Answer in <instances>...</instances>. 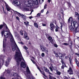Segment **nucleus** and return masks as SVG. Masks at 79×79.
I'll return each mask as SVG.
<instances>
[{"instance_id": "obj_16", "label": "nucleus", "mask_w": 79, "mask_h": 79, "mask_svg": "<svg viewBox=\"0 0 79 79\" xmlns=\"http://www.w3.org/2000/svg\"><path fill=\"white\" fill-rule=\"evenodd\" d=\"M10 61V60H7L6 61V66L7 67L8 65H9V63Z\"/></svg>"}, {"instance_id": "obj_7", "label": "nucleus", "mask_w": 79, "mask_h": 79, "mask_svg": "<svg viewBox=\"0 0 79 79\" xmlns=\"http://www.w3.org/2000/svg\"><path fill=\"white\" fill-rule=\"evenodd\" d=\"M6 6L7 11L10 12V14H11L12 13V10H13L11 9V8H10L8 5L6 4Z\"/></svg>"}, {"instance_id": "obj_45", "label": "nucleus", "mask_w": 79, "mask_h": 79, "mask_svg": "<svg viewBox=\"0 0 79 79\" xmlns=\"http://www.w3.org/2000/svg\"><path fill=\"white\" fill-rule=\"evenodd\" d=\"M71 54H72V55H73V50H71Z\"/></svg>"}, {"instance_id": "obj_20", "label": "nucleus", "mask_w": 79, "mask_h": 79, "mask_svg": "<svg viewBox=\"0 0 79 79\" xmlns=\"http://www.w3.org/2000/svg\"><path fill=\"white\" fill-rule=\"evenodd\" d=\"M34 26L36 27V28H39V26H38V24L37 23H34Z\"/></svg>"}, {"instance_id": "obj_32", "label": "nucleus", "mask_w": 79, "mask_h": 79, "mask_svg": "<svg viewBox=\"0 0 79 79\" xmlns=\"http://www.w3.org/2000/svg\"><path fill=\"white\" fill-rule=\"evenodd\" d=\"M57 75H59V76H60V75L61 74V72H57Z\"/></svg>"}, {"instance_id": "obj_5", "label": "nucleus", "mask_w": 79, "mask_h": 79, "mask_svg": "<svg viewBox=\"0 0 79 79\" xmlns=\"http://www.w3.org/2000/svg\"><path fill=\"white\" fill-rule=\"evenodd\" d=\"M40 48L42 52H44L46 54H48V50L43 45H40Z\"/></svg>"}, {"instance_id": "obj_52", "label": "nucleus", "mask_w": 79, "mask_h": 79, "mask_svg": "<svg viewBox=\"0 0 79 79\" xmlns=\"http://www.w3.org/2000/svg\"><path fill=\"white\" fill-rule=\"evenodd\" d=\"M24 23L25 24V25H26V26H27L28 24H27V23H26V22H24Z\"/></svg>"}, {"instance_id": "obj_64", "label": "nucleus", "mask_w": 79, "mask_h": 79, "mask_svg": "<svg viewBox=\"0 0 79 79\" xmlns=\"http://www.w3.org/2000/svg\"><path fill=\"white\" fill-rule=\"evenodd\" d=\"M21 44H23V42H21Z\"/></svg>"}, {"instance_id": "obj_34", "label": "nucleus", "mask_w": 79, "mask_h": 79, "mask_svg": "<svg viewBox=\"0 0 79 79\" xmlns=\"http://www.w3.org/2000/svg\"><path fill=\"white\" fill-rule=\"evenodd\" d=\"M41 56L43 57H44L45 56V54L44 53H42L41 54Z\"/></svg>"}, {"instance_id": "obj_47", "label": "nucleus", "mask_w": 79, "mask_h": 79, "mask_svg": "<svg viewBox=\"0 0 79 79\" xmlns=\"http://www.w3.org/2000/svg\"><path fill=\"white\" fill-rule=\"evenodd\" d=\"M48 39H49V40H51V39H52V37L49 36L48 37Z\"/></svg>"}, {"instance_id": "obj_12", "label": "nucleus", "mask_w": 79, "mask_h": 79, "mask_svg": "<svg viewBox=\"0 0 79 79\" xmlns=\"http://www.w3.org/2000/svg\"><path fill=\"white\" fill-rule=\"evenodd\" d=\"M61 62L62 64V66H61V68L62 69H64V67H66V65L65 64H64V61H63V60H61Z\"/></svg>"}, {"instance_id": "obj_4", "label": "nucleus", "mask_w": 79, "mask_h": 79, "mask_svg": "<svg viewBox=\"0 0 79 79\" xmlns=\"http://www.w3.org/2000/svg\"><path fill=\"white\" fill-rule=\"evenodd\" d=\"M68 22L69 23H70L72 26V25L74 26V25L76 24L77 23L76 21H74V20H73V17H71L69 18L68 20Z\"/></svg>"}, {"instance_id": "obj_6", "label": "nucleus", "mask_w": 79, "mask_h": 79, "mask_svg": "<svg viewBox=\"0 0 79 79\" xmlns=\"http://www.w3.org/2000/svg\"><path fill=\"white\" fill-rule=\"evenodd\" d=\"M74 29H75V32H77L79 31V24L77 22L74 25Z\"/></svg>"}, {"instance_id": "obj_18", "label": "nucleus", "mask_w": 79, "mask_h": 79, "mask_svg": "<svg viewBox=\"0 0 79 79\" xmlns=\"http://www.w3.org/2000/svg\"><path fill=\"white\" fill-rule=\"evenodd\" d=\"M30 9L31 8H30V6H27L26 8H25V10L27 11H30Z\"/></svg>"}, {"instance_id": "obj_55", "label": "nucleus", "mask_w": 79, "mask_h": 79, "mask_svg": "<svg viewBox=\"0 0 79 79\" xmlns=\"http://www.w3.org/2000/svg\"><path fill=\"white\" fill-rule=\"evenodd\" d=\"M52 0H48V3H50Z\"/></svg>"}, {"instance_id": "obj_9", "label": "nucleus", "mask_w": 79, "mask_h": 79, "mask_svg": "<svg viewBox=\"0 0 79 79\" xmlns=\"http://www.w3.org/2000/svg\"><path fill=\"white\" fill-rule=\"evenodd\" d=\"M20 66L21 67H22L23 68H26V62L24 61V60H23V61H22L20 64Z\"/></svg>"}, {"instance_id": "obj_54", "label": "nucleus", "mask_w": 79, "mask_h": 79, "mask_svg": "<svg viewBox=\"0 0 79 79\" xmlns=\"http://www.w3.org/2000/svg\"><path fill=\"white\" fill-rule=\"evenodd\" d=\"M31 59H33V60H35V58H34V57H32V56H31Z\"/></svg>"}, {"instance_id": "obj_21", "label": "nucleus", "mask_w": 79, "mask_h": 79, "mask_svg": "<svg viewBox=\"0 0 79 79\" xmlns=\"http://www.w3.org/2000/svg\"><path fill=\"white\" fill-rule=\"evenodd\" d=\"M16 62L17 63V64H19V63L21 61V60H16Z\"/></svg>"}, {"instance_id": "obj_31", "label": "nucleus", "mask_w": 79, "mask_h": 79, "mask_svg": "<svg viewBox=\"0 0 79 79\" xmlns=\"http://www.w3.org/2000/svg\"><path fill=\"white\" fill-rule=\"evenodd\" d=\"M49 79H53V78H54V77H52L51 76H50V75H49Z\"/></svg>"}, {"instance_id": "obj_3", "label": "nucleus", "mask_w": 79, "mask_h": 79, "mask_svg": "<svg viewBox=\"0 0 79 79\" xmlns=\"http://www.w3.org/2000/svg\"><path fill=\"white\" fill-rule=\"evenodd\" d=\"M26 71L27 73L25 74V75L28 79H35L34 77H32L31 79L30 78V76L29 75H31V71L29 70V67H27Z\"/></svg>"}, {"instance_id": "obj_10", "label": "nucleus", "mask_w": 79, "mask_h": 79, "mask_svg": "<svg viewBox=\"0 0 79 79\" xmlns=\"http://www.w3.org/2000/svg\"><path fill=\"white\" fill-rule=\"evenodd\" d=\"M50 27H51L50 29L52 31H54V29L55 28V26L53 25V23H51L50 24Z\"/></svg>"}, {"instance_id": "obj_19", "label": "nucleus", "mask_w": 79, "mask_h": 79, "mask_svg": "<svg viewBox=\"0 0 79 79\" xmlns=\"http://www.w3.org/2000/svg\"><path fill=\"white\" fill-rule=\"evenodd\" d=\"M13 11L14 12V13H15V14H17V15H18V16H19V14H20V13H19V12H18L16 11H15L14 10H12V13L13 12Z\"/></svg>"}, {"instance_id": "obj_2", "label": "nucleus", "mask_w": 79, "mask_h": 79, "mask_svg": "<svg viewBox=\"0 0 79 79\" xmlns=\"http://www.w3.org/2000/svg\"><path fill=\"white\" fill-rule=\"evenodd\" d=\"M32 0V1L31 0L25 1V5L27 6H33L32 2L34 4H36L37 3H38V1H37V0Z\"/></svg>"}, {"instance_id": "obj_40", "label": "nucleus", "mask_w": 79, "mask_h": 79, "mask_svg": "<svg viewBox=\"0 0 79 79\" xmlns=\"http://www.w3.org/2000/svg\"><path fill=\"white\" fill-rule=\"evenodd\" d=\"M44 9H46L47 8V4H45L44 7Z\"/></svg>"}, {"instance_id": "obj_39", "label": "nucleus", "mask_w": 79, "mask_h": 79, "mask_svg": "<svg viewBox=\"0 0 79 79\" xmlns=\"http://www.w3.org/2000/svg\"><path fill=\"white\" fill-rule=\"evenodd\" d=\"M64 45H68L69 44L68 43H64Z\"/></svg>"}, {"instance_id": "obj_56", "label": "nucleus", "mask_w": 79, "mask_h": 79, "mask_svg": "<svg viewBox=\"0 0 79 79\" xmlns=\"http://www.w3.org/2000/svg\"><path fill=\"white\" fill-rule=\"evenodd\" d=\"M29 22L27 21V24L28 25L29 24Z\"/></svg>"}, {"instance_id": "obj_43", "label": "nucleus", "mask_w": 79, "mask_h": 79, "mask_svg": "<svg viewBox=\"0 0 79 79\" xmlns=\"http://www.w3.org/2000/svg\"><path fill=\"white\" fill-rule=\"evenodd\" d=\"M43 26H46V24L44 23H42Z\"/></svg>"}, {"instance_id": "obj_41", "label": "nucleus", "mask_w": 79, "mask_h": 79, "mask_svg": "<svg viewBox=\"0 0 79 79\" xmlns=\"http://www.w3.org/2000/svg\"><path fill=\"white\" fill-rule=\"evenodd\" d=\"M69 60L70 64H72V60Z\"/></svg>"}, {"instance_id": "obj_61", "label": "nucleus", "mask_w": 79, "mask_h": 79, "mask_svg": "<svg viewBox=\"0 0 79 79\" xmlns=\"http://www.w3.org/2000/svg\"><path fill=\"white\" fill-rule=\"evenodd\" d=\"M29 18H30V19H31V18H32V17H30Z\"/></svg>"}, {"instance_id": "obj_22", "label": "nucleus", "mask_w": 79, "mask_h": 79, "mask_svg": "<svg viewBox=\"0 0 79 79\" xmlns=\"http://www.w3.org/2000/svg\"><path fill=\"white\" fill-rule=\"evenodd\" d=\"M58 29H59V27H58V26H56L55 29L56 32H58Z\"/></svg>"}, {"instance_id": "obj_50", "label": "nucleus", "mask_w": 79, "mask_h": 79, "mask_svg": "<svg viewBox=\"0 0 79 79\" xmlns=\"http://www.w3.org/2000/svg\"><path fill=\"white\" fill-rule=\"evenodd\" d=\"M7 73H10V71H9V70H7Z\"/></svg>"}, {"instance_id": "obj_23", "label": "nucleus", "mask_w": 79, "mask_h": 79, "mask_svg": "<svg viewBox=\"0 0 79 79\" xmlns=\"http://www.w3.org/2000/svg\"><path fill=\"white\" fill-rule=\"evenodd\" d=\"M54 53L55 54V56L56 57H58L59 56H58V55L57 53H56L55 52H54Z\"/></svg>"}, {"instance_id": "obj_11", "label": "nucleus", "mask_w": 79, "mask_h": 79, "mask_svg": "<svg viewBox=\"0 0 79 79\" xmlns=\"http://www.w3.org/2000/svg\"><path fill=\"white\" fill-rule=\"evenodd\" d=\"M24 37L26 39H27V40H29V37L27 36V33L26 32L24 31Z\"/></svg>"}, {"instance_id": "obj_1", "label": "nucleus", "mask_w": 79, "mask_h": 79, "mask_svg": "<svg viewBox=\"0 0 79 79\" xmlns=\"http://www.w3.org/2000/svg\"><path fill=\"white\" fill-rule=\"evenodd\" d=\"M4 26L6 27V30H3L1 32V34L2 36H3V35H4L5 37H4L3 41V47L4 48L3 50L5 52V47H6V38L8 37L9 36L10 37V42L11 44V46L12 48V50L13 51H16V54L15 55V59L17 60H24V58L22 56L21 53L20 52V50L18 47L17 45L15 43L14 38L13 37V35L10 32V31L8 28V27L4 23Z\"/></svg>"}, {"instance_id": "obj_27", "label": "nucleus", "mask_w": 79, "mask_h": 79, "mask_svg": "<svg viewBox=\"0 0 79 79\" xmlns=\"http://www.w3.org/2000/svg\"><path fill=\"white\" fill-rule=\"evenodd\" d=\"M49 68L50 69V70L51 71L53 72V70L52 69V67H49Z\"/></svg>"}, {"instance_id": "obj_24", "label": "nucleus", "mask_w": 79, "mask_h": 79, "mask_svg": "<svg viewBox=\"0 0 79 79\" xmlns=\"http://www.w3.org/2000/svg\"><path fill=\"white\" fill-rule=\"evenodd\" d=\"M63 55H62L60 53L59 54V58H60V59H62V57H63Z\"/></svg>"}, {"instance_id": "obj_38", "label": "nucleus", "mask_w": 79, "mask_h": 79, "mask_svg": "<svg viewBox=\"0 0 79 79\" xmlns=\"http://www.w3.org/2000/svg\"><path fill=\"white\" fill-rule=\"evenodd\" d=\"M3 28V25H0V29H2Z\"/></svg>"}, {"instance_id": "obj_49", "label": "nucleus", "mask_w": 79, "mask_h": 79, "mask_svg": "<svg viewBox=\"0 0 79 79\" xmlns=\"http://www.w3.org/2000/svg\"><path fill=\"white\" fill-rule=\"evenodd\" d=\"M16 18L18 20H19V18L18 17H16Z\"/></svg>"}, {"instance_id": "obj_29", "label": "nucleus", "mask_w": 79, "mask_h": 79, "mask_svg": "<svg viewBox=\"0 0 79 79\" xmlns=\"http://www.w3.org/2000/svg\"><path fill=\"white\" fill-rule=\"evenodd\" d=\"M23 31H22V30L20 31V34L22 35H23Z\"/></svg>"}, {"instance_id": "obj_51", "label": "nucleus", "mask_w": 79, "mask_h": 79, "mask_svg": "<svg viewBox=\"0 0 79 79\" xmlns=\"http://www.w3.org/2000/svg\"><path fill=\"white\" fill-rule=\"evenodd\" d=\"M37 68H38V69L40 71V72H41V70H40V68H39V67H38Z\"/></svg>"}, {"instance_id": "obj_35", "label": "nucleus", "mask_w": 79, "mask_h": 79, "mask_svg": "<svg viewBox=\"0 0 79 79\" xmlns=\"http://www.w3.org/2000/svg\"><path fill=\"white\" fill-rule=\"evenodd\" d=\"M75 15L77 16H79V15L78 14L77 12H75Z\"/></svg>"}, {"instance_id": "obj_17", "label": "nucleus", "mask_w": 79, "mask_h": 79, "mask_svg": "<svg viewBox=\"0 0 79 79\" xmlns=\"http://www.w3.org/2000/svg\"><path fill=\"white\" fill-rule=\"evenodd\" d=\"M69 27L71 31H74V27L73 25H71Z\"/></svg>"}, {"instance_id": "obj_8", "label": "nucleus", "mask_w": 79, "mask_h": 79, "mask_svg": "<svg viewBox=\"0 0 79 79\" xmlns=\"http://www.w3.org/2000/svg\"><path fill=\"white\" fill-rule=\"evenodd\" d=\"M13 4L15 6H18L20 5V2L18 0L14 1L13 2Z\"/></svg>"}, {"instance_id": "obj_62", "label": "nucleus", "mask_w": 79, "mask_h": 79, "mask_svg": "<svg viewBox=\"0 0 79 79\" xmlns=\"http://www.w3.org/2000/svg\"><path fill=\"white\" fill-rule=\"evenodd\" d=\"M51 66H52V68H53V64H51Z\"/></svg>"}, {"instance_id": "obj_57", "label": "nucleus", "mask_w": 79, "mask_h": 79, "mask_svg": "<svg viewBox=\"0 0 79 79\" xmlns=\"http://www.w3.org/2000/svg\"><path fill=\"white\" fill-rule=\"evenodd\" d=\"M48 13H49V12H48V11L46 13V14H48Z\"/></svg>"}, {"instance_id": "obj_60", "label": "nucleus", "mask_w": 79, "mask_h": 79, "mask_svg": "<svg viewBox=\"0 0 79 79\" xmlns=\"http://www.w3.org/2000/svg\"><path fill=\"white\" fill-rule=\"evenodd\" d=\"M44 10H41L42 13H43L44 12Z\"/></svg>"}, {"instance_id": "obj_36", "label": "nucleus", "mask_w": 79, "mask_h": 79, "mask_svg": "<svg viewBox=\"0 0 79 79\" xmlns=\"http://www.w3.org/2000/svg\"><path fill=\"white\" fill-rule=\"evenodd\" d=\"M64 79H68V78L66 76H64Z\"/></svg>"}, {"instance_id": "obj_42", "label": "nucleus", "mask_w": 79, "mask_h": 79, "mask_svg": "<svg viewBox=\"0 0 79 79\" xmlns=\"http://www.w3.org/2000/svg\"><path fill=\"white\" fill-rule=\"evenodd\" d=\"M31 61L34 64H35V62L34 61V60H31Z\"/></svg>"}, {"instance_id": "obj_28", "label": "nucleus", "mask_w": 79, "mask_h": 79, "mask_svg": "<svg viewBox=\"0 0 79 79\" xmlns=\"http://www.w3.org/2000/svg\"><path fill=\"white\" fill-rule=\"evenodd\" d=\"M52 68L54 70H56V66L52 67Z\"/></svg>"}, {"instance_id": "obj_13", "label": "nucleus", "mask_w": 79, "mask_h": 79, "mask_svg": "<svg viewBox=\"0 0 79 79\" xmlns=\"http://www.w3.org/2000/svg\"><path fill=\"white\" fill-rule=\"evenodd\" d=\"M44 69L45 72H46V73H48V74H51L52 75V73H51L49 71V70H48L47 68L45 67H44Z\"/></svg>"}, {"instance_id": "obj_63", "label": "nucleus", "mask_w": 79, "mask_h": 79, "mask_svg": "<svg viewBox=\"0 0 79 79\" xmlns=\"http://www.w3.org/2000/svg\"><path fill=\"white\" fill-rule=\"evenodd\" d=\"M46 46H47V47H48V44H47V45H46Z\"/></svg>"}, {"instance_id": "obj_30", "label": "nucleus", "mask_w": 79, "mask_h": 79, "mask_svg": "<svg viewBox=\"0 0 79 79\" xmlns=\"http://www.w3.org/2000/svg\"><path fill=\"white\" fill-rule=\"evenodd\" d=\"M23 48H24V49H25V50H27L28 49L27 47H26V46L23 47Z\"/></svg>"}, {"instance_id": "obj_15", "label": "nucleus", "mask_w": 79, "mask_h": 79, "mask_svg": "<svg viewBox=\"0 0 79 79\" xmlns=\"http://www.w3.org/2000/svg\"><path fill=\"white\" fill-rule=\"evenodd\" d=\"M19 17H21V16L23 19H25V18H26V15H23L21 13L19 14Z\"/></svg>"}, {"instance_id": "obj_14", "label": "nucleus", "mask_w": 79, "mask_h": 79, "mask_svg": "<svg viewBox=\"0 0 79 79\" xmlns=\"http://www.w3.org/2000/svg\"><path fill=\"white\" fill-rule=\"evenodd\" d=\"M68 73L69 72V74H73V70H72V69H71V68L70 67L69 68V70H68Z\"/></svg>"}, {"instance_id": "obj_59", "label": "nucleus", "mask_w": 79, "mask_h": 79, "mask_svg": "<svg viewBox=\"0 0 79 79\" xmlns=\"http://www.w3.org/2000/svg\"><path fill=\"white\" fill-rule=\"evenodd\" d=\"M37 15L38 16H40V14L38 13V14Z\"/></svg>"}, {"instance_id": "obj_48", "label": "nucleus", "mask_w": 79, "mask_h": 79, "mask_svg": "<svg viewBox=\"0 0 79 79\" xmlns=\"http://www.w3.org/2000/svg\"><path fill=\"white\" fill-rule=\"evenodd\" d=\"M54 47H58V45H57V44H54Z\"/></svg>"}, {"instance_id": "obj_37", "label": "nucleus", "mask_w": 79, "mask_h": 79, "mask_svg": "<svg viewBox=\"0 0 79 79\" xmlns=\"http://www.w3.org/2000/svg\"><path fill=\"white\" fill-rule=\"evenodd\" d=\"M40 72H41V74H43V75H44V76H45V74L44 73V72H42L41 71Z\"/></svg>"}, {"instance_id": "obj_33", "label": "nucleus", "mask_w": 79, "mask_h": 79, "mask_svg": "<svg viewBox=\"0 0 79 79\" xmlns=\"http://www.w3.org/2000/svg\"><path fill=\"white\" fill-rule=\"evenodd\" d=\"M14 34L15 35V37H17V36H18V34H17V32H15L14 33Z\"/></svg>"}, {"instance_id": "obj_46", "label": "nucleus", "mask_w": 79, "mask_h": 79, "mask_svg": "<svg viewBox=\"0 0 79 79\" xmlns=\"http://www.w3.org/2000/svg\"><path fill=\"white\" fill-rule=\"evenodd\" d=\"M0 79H5V77H0Z\"/></svg>"}, {"instance_id": "obj_53", "label": "nucleus", "mask_w": 79, "mask_h": 79, "mask_svg": "<svg viewBox=\"0 0 79 79\" xmlns=\"http://www.w3.org/2000/svg\"><path fill=\"white\" fill-rule=\"evenodd\" d=\"M33 11H34V10H31L30 15H31V14H32V12H33Z\"/></svg>"}, {"instance_id": "obj_44", "label": "nucleus", "mask_w": 79, "mask_h": 79, "mask_svg": "<svg viewBox=\"0 0 79 79\" xmlns=\"http://www.w3.org/2000/svg\"><path fill=\"white\" fill-rule=\"evenodd\" d=\"M51 42L52 44H53V40H52L50 41Z\"/></svg>"}, {"instance_id": "obj_26", "label": "nucleus", "mask_w": 79, "mask_h": 79, "mask_svg": "<svg viewBox=\"0 0 79 79\" xmlns=\"http://www.w3.org/2000/svg\"><path fill=\"white\" fill-rule=\"evenodd\" d=\"M75 61L76 64H77V66H78V64H79V62H78V60H76Z\"/></svg>"}, {"instance_id": "obj_58", "label": "nucleus", "mask_w": 79, "mask_h": 79, "mask_svg": "<svg viewBox=\"0 0 79 79\" xmlns=\"http://www.w3.org/2000/svg\"><path fill=\"white\" fill-rule=\"evenodd\" d=\"M65 59H68V57L67 56H66L65 57Z\"/></svg>"}, {"instance_id": "obj_25", "label": "nucleus", "mask_w": 79, "mask_h": 79, "mask_svg": "<svg viewBox=\"0 0 79 79\" xmlns=\"http://www.w3.org/2000/svg\"><path fill=\"white\" fill-rule=\"evenodd\" d=\"M3 63L2 62H0V69H1V67L3 66Z\"/></svg>"}]
</instances>
